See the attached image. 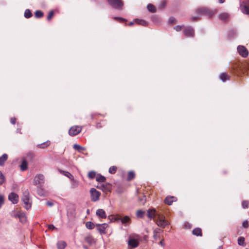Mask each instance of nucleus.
Listing matches in <instances>:
<instances>
[{"instance_id":"nucleus-1","label":"nucleus","mask_w":249,"mask_h":249,"mask_svg":"<svg viewBox=\"0 0 249 249\" xmlns=\"http://www.w3.org/2000/svg\"><path fill=\"white\" fill-rule=\"evenodd\" d=\"M22 201L24 204V207L26 210L31 208L32 200L30 197V193L28 191H25L23 192Z\"/></svg>"},{"instance_id":"nucleus-2","label":"nucleus","mask_w":249,"mask_h":249,"mask_svg":"<svg viewBox=\"0 0 249 249\" xmlns=\"http://www.w3.org/2000/svg\"><path fill=\"white\" fill-rule=\"evenodd\" d=\"M108 3L113 8L121 10L123 6V2L121 0H107Z\"/></svg>"},{"instance_id":"nucleus-3","label":"nucleus","mask_w":249,"mask_h":249,"mask_svg":"<svg viewBox=\"0 0 249 249\" xmlns=\"http://www.w3.org/2000/svg\"><path fill=\"white\" fill-rule=\"evenodd\" d=\"M91 200L93 202L97 201L99 199L101 193L96 189L92 188L90 190Z\"/></svg>"},{"instance_id":"nucleus-4","label":"nucleus","mask_w":249,"mask_h":249,"mask_svg":"<svg viewBox=\"0 0 249 249\" xmlns=\"http://www.w3.org/2000/svg\"><path fill=\"white\" fill-rule=\"evenodd\" d=\"M196 13L200 15H205L211 17L213 15V12L206 7L198 8L196 10Z\"/></svg>"},{"instance_id":"nucleus-5","label":"nucleus","mask_w":249,"mask_h":249,"mask_svg":"<svg viewBox=\"0 0 249 249\" xmlns=\"http://www.w3.org/2000/svg\"><path fill=\"white\" fill-rule=\"evenodd\" d=\"M82 130V128L79 125H72L69 129V135L72 136L79 134Z\"/></svg>"},{"instance_id":"nucleus-6","label":"nucleus","mask_w":249,"mask_h":249,"mask_svg":"<svg viewBox=\"0 0 249 249\" xmlns=\"http://www.w3.org/2000/svg\"><path fill=\"white\" fill-rule=\"evenodd\" d=\"M44 183V177L42 174L36 175L34 179V183L35 185H42Z\"/></svg>"},{"instance_id":"nucleus-7","label":"nucleus","mask_w":249,"mask_h":249,"mask_svg":"<svg viewBox=\"0 0 249 249\" xmlns=\"http://www.w3.org/2000/svg\"><path fill=\"white\" fill-rule=\"evenodd\" d=\"M95 226L97 227V230L101 234H106V230L108 227V224L107 223L96 224Z\"/></svg>"},{"instance_id":"nucleus-8","label":"nucleus","mask_w":249,"mask_h":249,"mask_svg":"<svg viewBox=\"0 0 249 249\" xmlns=\"http://www.w3.org/2000/svg\"><path fill=\"white\" fill-rule=\"evenodd\" d=\"M240 9L243 13L249 15V2H243L241 3L240 4Z\"/></svg>"},{"instance_id":"nucleus-9","label":"nucleus","mask_w":249,"mask_h":249,"mask_svg":"<svg viewBox=\"0 0 249 249\" xmlns=\"http://www.w3.org/2000/svg\"><path fill=\"white\" fill-rule=\"evenodd\" d=\"M237 51L238 53L243 57H246L248 55V51L245 47L239 45L237 47Z\"/></svg>"},{"instance_id":"nucleus-10","label":"nucleus","mask_w":249,"mask_h":249,"mask_svg":"<svg viewBox=\"0 0 249 249\" xmlns=\"http://www.w3.org/2000/svg\"><path fill=\"white\" fill-rule=\"evenodd\" d=\"M183 34L187 37H193L194 30L190 26L186 27L183 30Z\"/></svg>"},{"instance_id":"nucleus-11","label":"nucleus","mask_w":249,"mask_h":249,"mask_svg":"<svg viewBox=\"0 0 249 249\" xmlns=\"http://www.w3.org/2000/svg\"><path fill=\"white\" fill-rule=\"evenodd\" d=\"M98 189L102 190L104 192H109L111 189V185L109 183L101 184L100 186H97Z\"/></svg>"},{"instance_id":"nucleus-12","label":"nucleus","mask_w":249,"mask_h":249,"mask_svg":"<svg viewBox=\"0 0 249 249\" xmlns=\"http://www.w3.org/2000/svg\"><path fill=\"white\" fill-rule=\"evenodd\" d=\"M8 199L13 204H16L18 202V196L15 193H11L8 196Z\"/></svg>"},{"instance_id":"nucleus-13","label":"nucleus","mask_w":249,"mask_h":249,"mask_svg":"<svg viewBox=\"0 0 249 249\" xmlns=\"http://www.w3.org/2000/svg\"><path fill=\"white\" fill-rule=\"evenodd\" d=\"M128 246L131 247L132 248H136L139 245V242L136 239H130L128 241Z\"/></svg>"},{"instance_id":"nucleus-14","label":"nucleus","mask_w":249,"mask_h":249,"mask_svg":"<svg viewBox=\"0 0 249 249\" xmlns=\"http://www.w3.org/2000/svg\"><path fill=\"white\" fill-rule=\"evenodd\" d=\"M169 222L165 220H163L162 219L158 220L157 222V224L159 227H160L162 228H165L167 225L169 224Z\"/></svg>"},{"instance_id":"nucleus-15","label":"nucleus","mask_w":249,"mask_h":249,"mask_svg":"<svg viewBox=\"0 0 249 249\" xmlns=\"http://www.w3.org/2000/svg\"><path fill=\"white\" fill-rule=\"evenodd\" d=\"M96 214L98 216L102 218H105L107 217L105 211L102 209H98L96 211Z\"/></svg>"},{"instance_id":"nucleus-16","label":"nucleus","mask_w":249,"mask_h":249,"mask_svg":"<svg viewBox=\"0 0 249 249\" xmlns=\"http://www.w3.org/2000/svg\"><path fill=\"white\" fill-rule=\"evenodd\" d=\"M157 215L155 209H149L147 210V216L150 219L154 218Z\"/></svg>"},{"instance_id":"nucleus-17","label":"nucleus","mask_w":249,"mask_h":249,"mask_svg":"<svg viewBox=\"0 0 249 249\" xmlns=\"http://www.w3.org/2000/svg\"><path fill=\"white\" fill-rule=\"evenodd\" d=\"M37 194L40 196H47V193L40 187H37Z\"/></svg>"},{"instance_id":"nucleus-18","label":"nucleus","mask_w":249,"mask_h":249,"mask_svg":"<svg viewBox=\"0 0 249 249\" xmlns=\"http://www.w3.org/2000/svg\"><path fill=\"white\" fill-rule=\"evenodd\" d=\"M85 240L87 243H88L89 245H92L95 243V239L90 235L86 236L85 238Z\"/></svg>"},{"instance_id":"nucleus-19","label":"nucleus","mask_w":249,"mask_h":249,"mask_svg":"<svg viewBox=\"0 0 249 249\" xmlns=\"http://www.w3.org/2000/svg\"><path fill=\"white\" fill-rule=\"evenodd\" d=\"M192 233L197 236H201L202 235L201 229L199 228H196L192 231Z\"/></svg>"},{"instance_id":"nucleus-20","label":"nucleus","mask_w":249,"mask_h":249,"mask_svg":"<svg viewBox=\"0 0 249 249\" xmlns=\"http://www.w3.org/2000/svg\"><path fill=\"white\" fill-rule=\"evenodd\" d=\"M59 172L63 175L69 178L71 180H73L74 177L69 172L64 171L62 170H59Z\"/></svg>"},{"instance_id":"nucleus-21","label":"nucleus","mask_w":249,"mask_h":249,"mask_svg":"<svg viewBox=\"0 0 249 249\" xmlns=\"http://www.w3.org/2000/svg\"><path fill=\"white\" fill-rule=\"evenodd\" d=\"M175 197L174 196H167L164 200L166 204L169 205H172L173 202L175 201Z\"/></svg>"},{"instance_id":"nucleus-22","label":"nucleus","mask_w":249,"mask_h":249,"mask_svg":"<svg viewBox=\"0 0 249 249\" xmlns=\"http://www.w3.org/2000/svg\"><path fill=\"white\" fill-rule=\"evenodd\" d=\"M8 159V155L6 154H3L0 157V166H3L4 162Z\"/></svg>"},{"instance_id":"nucleus-23","label":"nucleus","mask_w":249,"mask_h":249,"mask_svg":"<svg viewBox=\"0 0 249 249\" xmlns=\"http://www.w3.org/2000/svg\"><path fill=\"white\" fill-rule=\"evenodd\" d=\"M51 142L50 141H47L45 142H44L41 144H38L37 145V147L39 148L44 149L47 147H48L50 144Z\"/></svg>"},{"instance_id":"nucleus-24","label":"nucleus","mask_w":249,"mask_h":249,"mask_svg":"<svg viewBox=\"0 0 249 249\" xmlns=\"http://www.w3.org/2000/svg\"><path fill=\"white\" fill-rule=\"evenodd\" d=\"M66 245V243L63 241H60L57 243V247L58 249H64Z\"/></svg>"},{"instance_id":"nucleus-25","label":"nucleus","mask_w":249,"mask_h":249,"mask_svg":"<svg viewBox=\"0 0 249 249\" xmlns=\"http://www.w3.org/2000/svg\"><path fill=\"white\" fill-rule=\"evenodd\" d=\"M130 218L128 216H125L123 218H120V221L123 224H125L129 222Z\"/></svg>"},{"instance_id":"nucleus-26","label":"nucleus","mask_w":249,"mask_h":249,"mask_svg":"<svg viewBox=\"0 0 249 249\" xmlns=\"http://www.w3.org/2000/svg\"><path fill=\"white\" fill-rule=\"evenodd\" d=\"M229 17V15L227 13H223L219 15V18L221 20H227Z\"/></svg>"},{"instance_id":"nucleus-27","label":"nucleus","mask_w":249,"mask_h":249,"mask_svg":"<svg viewBox=\"0 0 249 249\" xmlns=\"http://www.w3.org/2000/svg\"><path fill=\"white\" fill-rule=\"evenodd\" d=\"M73 148L75 150H77L78 152H80L82 150H85V148L84 147L81 146V145L78 144H74L73 145Z\"/></svg>"},{"instance_id":"nucleus-28","label":"nucleus","mask_w":249,"mask_h":249,"mask_svg":"<svg viewBox=\"0 0 249 249\" xmlns=\"http://www.w3.org/2000/svg\"><path fill=\"white\" fill-rule=\"evenodd\" d=\"M238 244L239 246L244 247L246 246L245 242V238L243 237L240 236L238 238Z\"/></svg>"},{"instance_id":"nucleus-29","label":"nucleus","mask_w":249,"mask_h":249,"mask_svg":"<svg viewBox=\"0 0 249 249\" xmlns=\"http://www.w3.org/2000/svg\"><path fill=\"white\" fill-rule=\"evenodd\" d=\"M96 180L98 182H104L106 180V178L104 176L99 174L98 176L96 177Z\"/></svg>"},{"instance_id":"nucleus-30","label":"nucleus","mask_w":249,"mask_h":249,"mask_svg":"<svg viewBox=\"0 0 249 249\" xmlns=\"http://www.w3.org/2000/svg\"><path fill=\"white\" fill-rule=\"evenodd\" d=\"M27 162L25 160H23L20 165V169L22 171H25L27 169Z\"/></svg>"},{"instance_id":"nucleus-31","label":"nucleus","mask_w":249,"mask_h":249,"mask_svg":"<svg viewBox=\"0 0 249 249\" xmlns=\"http://www.w3.org/2000/svg\"><path fill=\"white\" fill-rule=\"evenodd\" d=\"M95 226V225L93 223L90 222V221L87 222L86 223V228L89 230H92V229H94Z\"/></svg>"},{"instance_id":"nucleus-32","label":"nucleus","mask_w":249,"mask_h":249,"mask_svg":"<svg viewBox=\"0 0 249 249\" xmlns=\"http://www.w3.org/2000/svg\"><path fill=\"white\" fill-rule=\"evenodd\" d=\"M17 216L19 218L20 221L21 222L24 223V222H25L26 221V217L24 213H21L18 214Z\"/></svg>"},{"instance_id":"nucleus-33","label":"nucleus","mask_w":249,"mask_h":249,"mask_svg":"<svg viewBox=\"0 0 249 249\" xmlns=\"http://www.w3.org/2000/svg\"><path fill=\"white\" fill-rule=\"evenodd\" d=\"M145 214V212L142 210H139L136 212V216L138 218H142Z\"/></svg>"},{"instance_id":"nucleus-34","label":"nucleus","mask_w":249,"mask_h":249,"mask_svg":"<svg viewBox=\"0 0 249 249\" xmlns=\"http://www.w3.org/2000/svg\"><path fill=\"white\" fill-rule=\"evenodd\" d=\"M220 78L223 82H225L229 79L228 75L226 73H221L220 75Z\"/></svg>"},{"instance_id":"nucleus-35","label":"nucleus","mask_w":249,"mask_h":249,"mask_svg":"<svg viewBox=\"0 0 249 249\" xmlns=\"http://www.w3.org/2000/svg\"><path fill=\"white\" fill-rule=\"evenodd\" d=\"M147 8L150 12L155 13L156 12V8L152 4H148L147 6Z\"/></svg>"},{"instance_id":"nucleus-36","label":"nucleus","mask_w":249,"mask_h":249,"mask_svg":"<svg viewBox=\"0 0 249 249\" xmlns=\"http://www.w3.org/2000/svg\"><path fill=\"white\" fill-rule=\"evenodd\" d=\"M135 21L139 24L142 25V26H146L147 23V22L143 19H136Z\"/></svg>"},{"instance_id":"nucleus-37","label":"nucleus","mask_w":249,"mask_h":249,"mask_svg":"<svg viewBox=\"0 0 249 249\" xmlns=\"http://www.w3.org/2000/svg\"><path fill=\"white\" fill-rule=\"evenodd\" d=\"M32 16V14L31 12V11L29 9H26L25 10L24 12V17L27 18H31Z\"/></svg>"},{"instance_id":"nucleus-38","label":"nucleus","mask_w":249,"mask_h":249,"mask_svg":"<svg viewBox=\"0 0 249 249\" xmlns=\"http://www.w3.org/2000/svg\"><path fill=\"white\" fill-rule=\"evenodd\" d=\"M43 13L40 10H37L35 13V16L36 18H40L43 17Z\"/></svg>"},{"instance_id":"nucleus-39","label":"nucleus","mask_w":249,"mask_h":249,"mask_svg":"<svg viewBox=\"0 0 249 249\" xmlns=\"http://www.w3.org/2000/svg\"><path fill=\"white\" fill-rule=\"evenodd\" d=\"M135 177V173L134 172L131 171L128 173L127 180H131L133 179Z\"/></svg>"},{"instance_id":"nucleus-40","label":"nucleus","mask_w":249,"mask_h":249,"mask_svg":"<svg viewBox=\"0 0 249 249\" xmlns=\"http://www.w3.org/2000/svg\"><path fill=\"white\" fill-rule=\"evenodd\" d=\"M71 188H75L76 187H78V186L79 185V182L78 181L74 179V178H73V180H71Z\"/></svg>"},{"instance_id":"nucleus-41","label":"nucleus","mask_w":249,"mask_h":249,"mask_svg":"<svg viewBox=\"0 0 249 249\" xmlns=\"http://www.w3.org/2000/svg\"><path fill=\"white\" fill-rule=\"evenodd\" d=\"M96 174V173L95 172L91 171L89 172L88 176L89 178L93 179L95 177Z\"/></svg>"},{"instance_id":"nucleus-42","label":"nucleus","mask_w":249,"mask_h":249,"mask_svg":"<svg viewBox=\"0 0 249 249\" xmlns=\"http://www.w3.org/2000/svg\"><path fill=\"white\" fill-rule=\"evenodd\" d=\"M117 170V167L115 166H112L109 168L108 172L110 174H115Z\"/></svg>"},{"instance_id":"nucleus-43","label":"nucleus","mask_w":249,"mask_h":249,"mask_svg":"<svg viewBox=\"0 0 249 249\" xmlns=\"http://www.w3.org/2000/svg\"><path fill=\"white\" fill-rule=\"evenodd\" d=\"M5 181V178L1 171H0V185L2 184Z\"/></svg>"},{"instance_id":"nucleus-44","label":"nucleus","mask_w":249,"mask_h":249,"mask_svg":"<svg viewBox=\"0 0 249 249\" xmlns=\"http://www.w3.org/2000/svg\"><path fill=\"white\" fill-rule=\"evenodd\" d=\"M242 206L244 209L248 208L249 206V202L248 201H243L242 203Z\"/></svg>"},{"instance_id":"nucleus-45","label":"nucleus","mask_w":249,"mask_h":249,"mask_svg":"<svg viewBox=\"0 0 249 249\" xmlns=\"http://www.w3.org/2000/svg\"><path fill=\"white\" fill-rule=\"evenodd\" d=\"M53 15H54L53 11H51L49 12V13L47 16V20H50L53 17Z\"/></svg>"},{"instance_id":"nucleus-46","label":"nucleus","mask_w":249,"mask_h":249,"mask_svg":"<svg viewBox=\"0 0 249 249\" xmlns=\"http://www.w3.org/2000/svg\"><path fill=\"white\" fill-rule=\"evenodd\" d=\"M242 226L244 228H247L249 227V223L247 220L244 221L242 223Z\"/></svg>"},{"instance_id":"nucleus-47","label":"nucleus","mask_w":249,"mask_h":249,"mask_svg":"<svg viewBox=\"0 0 249 249\" xmlns=\"http://www.w3.org/2000/svg\"><path fill=\"white\" fill-rule=\"evenodd\" d=\"M110 221L111 222L119 221H120V218L118 217L114 216L110 219Z\"/></svg>"},{"instance_id":"nucleus-48","label":"nucleus","mask_w":249,"mask_h":249,"mask_svg":"<svg viewBox=\"0 0 249 249\" xmlns=\"http://www.w3.org/2000/svg\"><path fill=\"white\" fill-rule=\"evenodd\" d=\"M157 215L158 216V220H161L162 219L163 220H165V217L163 215L157 213Z\"/></svg>"},{"instance_id":"nucleus-49","label":"nucleus","mask_w":249,"mask_h":249,"mask_svg":"<svg viewBox=\"0 0 249 249\" xmlns=\"http://www.w3.org/2000/svg\"><path fill=\"white\" fill-rule=\"evenodd\" d=\"M4 203V198L3 196L1 195H0V208L1 207V205Z\"/></svg>"},{"instance_id":"nucleus-50","label":"nucleus","mask_w":249,"mask_h":249,"mask_svg":"<svg viewBox=\"0 0 249 249\" xmlns=\"http://www.w3.org/2000/svg\"><path fill=\"white\" fill-rule=\"evenodd\" d=\"M183 26L177 25L174 27V29L177 31H180L182 29Z\"/></svg>"},{"instance_id":"nucleus-51","label":"nucleus","mask_w":249,"mask_h":249,"mask_svg":"<svg viewBox=\"0 0 249 249\" xmlns=\"http://www.w3.org/2000/svg\"><path fill=\"white\" fill-rule=\"evenodd\" d=\"M48 229L51 230H53L56 229V228L53 225H48Z\"/></svg>"},{"instance_id":"nucleus-52","label":"nucleus","mask_w":249,"mask_h":249,"mask_svg":"<svg viewBox=\"0 0 249 249\" xmlns=\"http://www.w3.org/2000/svg\"><path fill=\"white\" fill-rule=\"evenodd\" d=\"M175 20V18L173 17H171L169 19V22L171 23H173Z\"/></svg>"},{"instance_id":"nucleus-53","label":"nucleus","mask_w":249,"mask_h":249,"mask_svg":"<svg viewBox=\"0 0 249 249\" xmlns=\"http://www.w3.org/2000/svg\"><path fill=\"white\" fill-rule=\"evenodd\" d=\"M16 119L15 118H12L11 119V123L12 124H15V123H16Z\"/></svg>"},{"instance_id":"nucleus-54","label":"nucleus","mask_w":249,"mask_h":249,"mask_svg":"<svg viewBox=\"0 0 249 249\" xmlns=\"http://www.w3.org/2000/svg\"><path fill=\"white\" fill-rule=\"evenodd\" d=\"M46 204H47L48 206H49V207H52V206H53V202H50V201H47V202H46Z\"/></svg>"},{"instance_id":"nucleus-55","label":"nucleus","mask_w":249,"mask_h":249,"mask_svg":"<svg viewBox=\"0 0 249 249\" xmlns=\"http://www.w3.org/2000/svg\"><path fill=\"white\" fill-rule=\"evenodd\" d=\"M140 201L142 202V203L144 204L146 201L145 196H143V198L140 199Z\"/></svg>"},{"instance_id":"nucleus-56","label":"nucleus","mask_w":249,"mask_h":249,"mask_svg":"<svg viewBox=\"0 0 249 249\" xmlns=\"http://www.w3.org/2000/svg\"><path fill=\"white\" fill-rule=\"evenodd\" d=\"M153 237L155 239H157V231H156V230H154V235H153Z\"/></svg>"},{"instance_id":"nucleus-57","label":"nucleus","mask_w":249,"mask_h":249,"mask_svg":"<svg viewBox=\"0 0 249 249\" xmlns=\"http://www.w3.org/2000/svg\"><path fill=\"white\" fill-rule=\"evenodd\" d=\"M114 19H119V20H122V21H125L126 20L124 18H120V17H115Z\"/></svg>"},{"instance_id":"nucleus-58","label":"nucleus","mask_w":249,"mask_h":249,"mask_svg":"<svg viewBox=\"0 0 249 249\" xmlns=\"http://www.w3.org/2000/svg\"><path fill=\"white\" fill-rule=\"evenodd\" d=\"M160 244L162 246V247H164V241L163 240H162L161 241H160Z\"/></svg>"},{"instance_id":"nucleus-59","label":"nucleus","mask_w":249,"mask_h":249,"mask_svg":"<svg viewBox=\"0 0 249 249\" xmlns=\"http://www.w3.org/2000/svg\"><path fill=\"white\" fill-rule=\"evenodd\" d=\"M197 18H197V17H192V18H191V19H192V20H196Z\"/></svg>"},{"instance_id":"nucleus-60","label":"nucleus","mask_w":249,"mask_h":249,"mask_svg":"<svg viewBox=\"0 0 249 249\" xmlns=\"http://www.w3.org/2000/svg\"><path fill=\"white\" fill-rule=\"evenodd\" d=\"M219 1V2L220 3H223L225 1V0H218Z\"/></svg>"},{"instance_id":"nucleus-61","label":"nucleus","mask_w":249,"mask_h":249,"mask_svg":"<svg viewBox=\"0 0 249 249\" xmlns=\"http://www.w3.org/2000/svg\"><path fill=\"white\" fill-rule=\"evenodd\" d=\"M133 24H134L133 22H130L129 23V25H133Z\"/></svg>"},{"instance_id":"nucleus-62","label":"nucleus","mask_w":249,"mask_h":249,"mask_svg":"<svg viewBox=\"0 0 249 249\" xmlns=\"http://www.w3.org/2000/svg\"><path fill=\"white\" fill-rule=\"evenodd\" d=\"M17 132H19L20 134H21V133L20 132V131L18 129H17Z\"/></svg>"},{"instance_id":"nucleus-63","label":"nucleus","mask_w":249,"mask_h":249,"mask_svg":"<svg viewBox=\"0 0 249 249\" xmlns=\"http://www.w3.org/2000/svg\"><path fill=\"white\" fill-rule=\"evenodd\" d=\"M222 249V247H221V246H220V247H219L217 249Z\"/></svg>"},{"instance_id":"nucleus-64","label":"nucleus","mask_w":249,"mask_h":249,"mask_svg":"<svg viewBox=\"0 0 249 249\" xmlns=\"http://www.w3.org/2000/svg\"><path fill=\"white\" fill-rule=\"evenodd\" d=\"M87 213H89V210H87Z\"/></svg>"}]
</instances>
